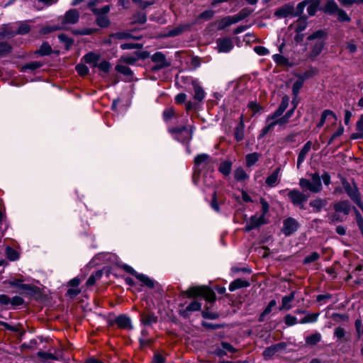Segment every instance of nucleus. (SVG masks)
Returning a JSON list of instances; mask_svg holds the SVG:
<instances>
[{"label": "nucleus", "mask_w": 363, "mask_h": 363, "mask_svg": "<svg viewBox=\"0 0 363 363\" xmlns=\"http://www.w3.org/2000/svg\"><path fill=\"white\" fill-rule=\"evenodd\" d=\"M328 37V33L324 30H318L307 37V40L309 42V57L311 59L316 58L322 52Z\"/></svg>", "instance_id": "1"}, {"label": "nucleus", "mask_w": 363, "mask_h": 363, "mask_svg": "<svg viewBox=\"0 0 363 363\" xmlns=\"http://www.w3.org/2000/svg\"><path fill=\"white\" fill-rule=\"evenodd\" d=\"M191 86V94L195 101H188L186 104V110L196 111L201 108V103L204 99V90L201 83L197 81H193Z\"/></svg>", "instance_id": "2"}, {"label": "nucleus", "mask_w": 363, "mask_h": 363, "mask_svg": "<svg viewBox=\"0 0 363 363\" xmlns=\"http://www.w3.org/2000/svg\"><path fill=\"white\" fill-rule=\"evenodd\" d=\"M311 180L301 178L299 180V186L303 190H308L312 193H318L322 190L320 177L318 172L311 174Z\"/></svg>", "instance_id": "3"}, {"label": "nucleus", "mask_w": 363, "mask_h": 363, "mask_svg": "<svg viewBox=\"0 0 363 363\" xmlns=\"http://www.w3.org/2000/svg\"><path fill=\"white\" fill-rule=\"evenodd\" d=\"M79 19V13L76 9H69L64 16L59 18L61 28H64L67 25L75 24Z\"/></svg>", "instance_id": "4"}, {"label": "nucleus", "mask_w": 363, "mask_h": 363, "mask_svg": "<svg viewBox=\"0 0 363 363\" xmlns=\"http://www.w3.org/2000/svg\"><path fill=\"white\" fill-rule=\"evenodd\" d=\"M151 60L155 64L151 68V70L153 72L168 67L171 65L170 62L167 60L165 55L162 52H157L153 54L151 57Z\"/></svg>", "instance_id": "5"}, {"label": "nucleus", "mask_w": 363, "mask_h": 363, "mask_svg": "<svg viewBox=\"0 0 363 363\" xmlns=\"http://www.w3.org/2000/svg\"><path fill=\"white\" fill-rule=\"evenodd\" d=\"M204 155L201 154L197 155L194 159V169L192 176V179L194 184H197L199 181L202 172L204 169Z\"/></svg>", "instance_id": "6"}, {"label": "nucleus", "mask_w": 363, "mask_h": 363, "mask_svg": "<svg viewBox=\"0 0 363 363\" xmlns=\"http://www.w3.org/2000/svg\"><path fill=\"white\" fill-rule=\"evenodd\" d=\"M288 198L294 205L299 206L307 201L308 196L297 189H292L288 192Z\"/></svg>", "instance_id": "7"}, {"label": "nucleus", "mask_w": 363, "mask_h": 363, "mask_svg": "<svg viewBox=\"0 0 363 363\" xmlns=\"http://www.w3.org/2000/svg\"><path fill=\"white\" fill-rule=\"evenodd\" d=\"M286 347V344L285 342H279L270 347H267L262 355L265 359H271L277 352L279 351L284 350Z\"/></svg>", "instance_id": "8"}, {"label": "nucleus", "mask_w": 363, "mask_h": 363, "mask_svg": "<svg viewBox=\"0 0 363 363\" xmlns=\"http://www.w3.org/2000/svg\"><path fill=\"white\" fill-rule=\"evenodd\" d=\"M170 132L174 134L177 140L185 142L191 138V133L190 130L186 127L175 128L170 129Z\"/></svg>", "instance_id": "9"}, {"label": "nucleus", "mask_w": 363, "mask_h": 363, "mask_svg": "<svg viewBox=\"0 0 363 363\" xmlns=\"http://www.w3.org/2000/svg\"><path fill=\"white\" fill-rule=\"evenodd\" d=\"M298 228V222L293 218H288L284 220L282 232L285 235L289 236L296 231Z\"/></svg>", "instance_id": "10"}, {"label": "nucleus", "mask_w": 363, "mask_h": 363, "mask_svg": "<svg viewBox=\"0 0 363 363\" xmlns=\"http://www.w3.org/2000/svg\"><path fill=\"white\" fill-rule=\"evenodd\" d=\"M266 223H267V220H266L265 218H264V216H252L250 218V220L247 222V223L244 228V230L246 232H249V231H250V230H253Z\"/></svg>", "instance_id": "11"}, {"label": "nucleus", "mask_w": 363, "mask_h": 363, "mask_svg": "<svg viewBox=\"0 0 363 363\" xmlns=\"http://www.w3.org/2000/svg\"><path fill=\"white\" fill-rule=\"evenodd\" d=\"M289 97L286 95L284 96L281 99V104L278 108L272 114L268 116V120L276 119L281 116L283 113L286 111L289 106Z\"/></svg>", "instance_id": "12"}, {"label": "nucleus", "mask_w": 363, "mask_h": 363, "mask_svg": "<svg viewBox=\"0 0 363 363\" xmlns=\"http://www.w3.org/2000/svg\"><path fill=\"white\" fill-rule=\"evenodd\" d=\"M294 11V7L291 4H286L278 8L275 12L274 16L279 18H286L289 16H293Z\"/></svg>", "instance_id": "13"}, {"label": "nucleus", "mask_w": 363, "mask_h": 363, "mask_svg": "<svg viewBox=\"0 0 363 363\" xmlns=\"http://www.w3.org/2000/svg\"><path fill=\"white\" fill-rule=\"evenodd\" d=\"M217 48L220 52H228L233 48V43L230 38H218L216 40Z\"/></svg>", "instance_id": "14"}, {"label": "nucleus", "mask_w": 363, "mask_h": 363, "mask_svg": "<svg viewBox=\"0 0 363 363\" xmlns=\"http://www.w3.org/2000/svg\"><path fill=\"white\" fill-rule=\"evenodd\" d=\"M184 296L188 298H198L204 296V286H192L186 291L182 292Z\"/></svg>", "instance_id": "15"}, {"label": "nucleus", "mask_w": 363, "mask_h": 363, "mask_svg": "<svg viewBox=\"0 0 363 363\" xmlns=\"http://www.w3.org/2000/svg\"><path fill=\"white\" fill-rule=\"evenodd\" d=\"M238 19H237L236 18H233L232 16H226V17L221 18L220 20L216 21L213 23V25L215 26V27L217 30H222L232 24L238 23Z\"/></svg>", "instance_id": "16"}, {"label": "nucleus", "mask_w": 363, "mask_h": 363, "mask_svg": "<svg viewBox=\"0 0 363 363\" xmlns=\"http://www.w3.org/2000/svg\"><path fill=\"white\" fill-rule=\"evenodd\" d=\"M115 323L118 327L121 329L131 330L133 328L130 318L125 315L117 317L115 320Z\"/></svg>", "instance_id": "17"}, {"label": "nucleus", "mask_w": 363, "mask_h": 363, "mask_svg": "<svg viewBox=\"0 0 363 363\" xmlns=\"http://www.w3.org/2000/svg\"><path fill=\"white\" fill-rule=\"evenodd\" d=\"M201 303L198 301H193L190 303L185 309L180 311V314L183 316L187 317L192 312L198 311L201 308Z\"/></svg>", "instance_id": "18"}, {"label": "nucleus", "mask_w": 363, "mask_h": 363, "mask_svg": "<svg viewBox=\"0 0 363 363\" xmlns=\"http://www.w3.org/2000/svg\"><path fill=\"white\" fill-rule=\"evenodd\" d=\"M281 168H277L265 180V183L270 187L275 186L279 182V173Z\"/></svg>", "instance_id": "19"}, {"label": "nucleus", "mask_w": 363, "mask_h": 363, "mask_svg": "<svg viewBox=\"0 0 363 363\" xmlns=\"http://www.w3.org/2000/svg\"><path fill=\"white\" fill-rule=\"evenodd\" d=\"M328 204V200L325 199H315L311 201L309 203L310 206L313 208V211L315 213L320 212Z\"/></svg>", "instance_id": "20"}, {"label": "nucleus", "mask_w": 363, "mask_h": 363, "mask_svg": "<svg viewBox=\"0 0 363 363\" xmlns=\"http://www.w3.org/2000/svg\"><path fill=\"white\" fill-rule=\"evenodd\" d=\"M245 124L242 115L240 118V122L234 130L235 138L237 141H241L244 138Z\"/></svg>", "instance_id": "21"}, {"label": "nucleus", "mask_w": 363, "mask_h": 363, "mask_svg": "<svg viewBox=\"0 0 363 363\" xmlns=\"http://www.w3.org/2000/svg\"><path fill=\"white\" fill-rule=\"evenodd\" d=\"M295 291H292L289 295L284 296L281 299V306L279 307V311L286 310L289 311L292 308L291 302L295 298Z\"/></svg>", "instance_id": "22"}, {"label": "nucleus", "mask_w": 363, "mask_h": 363, "mask_svg": "<svg viewBox=\"0 0 363 363\" xmlns=\"http://www.w3.org/2000/svg\"><path fill=\"white\" fill-rule=\"evenodd\" d=\"M342 184L345 191L353 201L360 196L356 186H352L347 182H343Z\"/></svg>", "instance_id": "23"}, {"label": "nucleus", "mask_w": 363, "mask_h": 363, "mask_svg": "<svg viewBox=\"0 0 363 363\" xmlns=\"http://www.w3.org/2000/svg\"><path fill=\"white\" fill-rule=\"evenodd\" d=\"M334 209L336 212L343 213L345 215H347L350 211V206L348 201H342L334 203Z\"/></svg>", "instance_id": "24"}, {"label": "nucleus", "mask_w": 363, "mask_h": 363, "mask_svg": "<svg viewBox=\"0 0 363 363\" xmlns=\"http://www.w3.org/2000/svg\"><path fill=\"white\" fill-rule=\"evenodd\" d=\"M99 59L100 55L93 52H90L83 57L84 62L94 67H96Z\"/></svg>", "instance_id": "25"}, {"label": "nucleus", "mask_w": 363, "mask_h": 363, "mask_svg": "<svg viewBox=\"0 0 363 363\" xmlns=\"http://www.w3.org/2000/svg\"><path fill=\"white\" fill-rule=\"evenodd\" d=\"M311 148V142L308 141L307 142L302 149L301 150L297 160V167L299 168L300 165L302 164V162L304 161L306 155L310 151Z\"/></svg>", "instance_id": "26"}, {"label": "nucleus", "mask_w": 363, "mask_h": 363, "mask_svg": "<svg viewBox=\"0 0 363 363\" xmlns=\"http://www.w3.org/2000/svg\"><path fill=\"white\" fill-rule=\"evenodd\" d=\"M307 12L310 16L315 14L320 4V0H307Z\"/></svg>", "instance_id": "27"}, {"label": "nucleus", "mask_w": 363, "mask_h": 363, "mask_svg": "<svg viewBox=\"0 0 363 363\" xmlns=\"http://www.w3.org/2000/svg\"><path fill=\"white\" fill-rule=\"evenodd\" d=\"M141 321L144 325H151L157 323V317L153 313H143L141 315Z\"/></svg>", "instance_id": "28"}, {"label": "nucleus", "mask_w": 363, "mask_h": 363, "mask_svg": "<svg viewBox=\"0 0 363 363\" xmlns=\"http://www.w3.org/2000/svg\"><path fill=\"white\" fill-rule=\"evenodd\" d=\"M250 286V283L247 280H243L241 279H237L234 280L229 286V290L230 291H233L236 289L247 287Z\"/></svg>", "instance_id": "29"}, {"label": "nucleus", "mask_w": 363, "mask_h": 363, "mask_svg": "<svg viewBox=\"0 0 363 363\" xmlns=\"http://www.w3.org/2000/svg\"><path fill=\"white\" fill-rule=\"evenodd\" d=\"M140 281H141L144 285L147 286L150 289H152L155 286V282L154 280L151 279L147 276L143 274H138L135 277Z\"/></svg>", "instance_id": "30"}, {"label": "nucleus", "mask_w": 363, "mask_h": 363, "mask_svg": "<svg viewBox=\"0 0 363 363\" xmlns=\"http://www.w3.org/2000/svg\"><path fill=\"white\" fill-rule=\"evenodd\" d=\"M357 132L352 136L353 139L363 138V114L360 116L356 124Z\"/></svg>", "instance_id": "31"}, {"label": "nucleus", "mask_w": 363, "mask_h": 363, "mask_svg": "<svg viewBox=\"0 0 363 363\" xmlns=\"http://www.w3.org/2000/svg\"><path fill=\"white\" fill-rule=\"evenodd\" d=\"M338 9V6L334 0H328L324 7L325 11L330 14L335 13Z\"/></svg>", "instance_id": "32"}, {"label": "nucleus", "mask_w": 363, "mask_h": 363, "mask_svg": "<svg viewBox=\"0 0 363 363\" xmlns=\"http://www.w3.org/2000/svg\"><path fill=\"white\" fill-rule=\"evenodd\" d=\"M275 126V123L272 120L266 119V125L261 130L259 138L264 137L269 131L272 130Z\"/></svg>", "instance_id": "33"}, {"label": "nucleus", "mask_w": 363, "mask_h": 363, "mask_svg": "<svg viewBox=\"0 0 363 363\" xmlns=\"http://www.w3.org/2000/svg\"><path fill=\"white\" fill-rule=\"evenodd\" d=\"M103 273L101 271H96L92 274L86 281V285L87 286H91L95 284L96 281L101 278Z\"/></svg>", "instance_id": "34"}, {"label": "nucleus", "mask_w": 363, "mask_h": 363, "mask_svg": "<svg viewBox=\"0 0 363 363\" xmlns=\"http://www.w3.org/2000/svg\"><path fill=\"white\" fill-rule=\"evenodd\" d=\"M328 117H330L332 118H333L334 120H335V113L330 111V110H325L323 113H322V115H321V118H320V122L318 124V127H321L323 125V124L325 123V120L328 118Z\"/></svg>", "instance_id": "35"}, {"label": "nucleus", "mask_w": 363, "mask_h": 363, "mask_svg": "<svg viewBox=\"0 0 363 363\" xmlns=\"http://www.w3.org/2000/svg\"><path fill=\"white\" fill-rule=\"evenodd\" d=\"M51 52L52 48L50 45L47 42H45L35 52L41 56H44L50 54Z\"/></svg>", "instance_id": "36"}, {"label": "nucleus", "mask_w": 363, "mask_h": 363, "mask_svg": "<svg viewBox=\"0 0 363 363\" xmlns=\"http://www.w3.org/2000/svg\"><path fill=\"white\" fill-rule=\"evenodd\" d=\"M231 168H232L231 162L229 161H225V162L220 163V167H219V170L223 174L228 176L230 174V173L231 172Z\"/></svg>", "instance_id": "37"}, {"label": "nucleus", "mask_w": 363, "mask_h": 363, "mask_svg": "<svg viewBox=\"0 0 363 363\" xmlns=\"http://www.w3.org/2000/svg\"><path fill=\"white\" fill-rule=\"evenodd\" d=\"M259 158V155L257 152H253L251 154H248L246 156V164L248 167H251L255 164Z\"/></svg>", "instance_id": "38"}, {"label": "nucleus", "mask_w": 363, "mask_h": 363, "mask_svg": "<svg viewBox=\"0 0 363 363\" xmlns=\"http://www.w3.org/2000/svg\"><path fill=\"white\" fill-rule=\"evenodd\" d=\"M96 18V24L101 28H106L110 24V21L106 16L104 15H97Z\"/></svg>", "instance_id": "39"}, {"label": "nucleus", "mask_w": 363, "mask_h": 363, "mask_svg": "<svg viewBox=\"0 0 363 363\" xmlns=\"http://www.w3.org/2000/svg\"><path fill=\"white\" fill-rule=\"evenodd\" d=\"M277 305V301L275 300H271L267 305V306L265 308L264 311L262 313V314L259 316V320L263 321L264 317L267 315L269 314L272 311V309L273 307H274Z\"/></svg>", "instance_id": "40"}, {"label": "nucleus", "mask_w": 363, "mask_h": 363, "mask_svg": "<svg viewBox=\"0 0 363 363\" xmlns=\"http://www.w3.org/2000/svg\"><path fill=\"white\" fill-rule=\"evenodd\" d=\"M321 335L320 333H315L306 338V342L310 345H315L320 341Z\"/></svg>", "instance_id": "41"}, {"label": "nucleus", "mask_w": 363, "mask_h": 363, "mask_svg": "<svg viewBox=\"0 0 363 363\" xmlns=\"http://www.w3.org/2000/svg\"><path fill=\"white\" fill-rule=\"evenodd\" d=\"M6 253L8 259L11 261H16L19 258L18 252L10 247L6 248Z\"/></svg>", "instance_id": "42"}, {"label": "nucleus", "mask_w": 363, "mask_h": 363, "mask_svg": "<svg viewBox=\"0 0 363 363\" xmlns=\"http://www.w3.org/2000/svg\"><path fill=\"white\" fill-rule=\"evenodd\" d=\"M307 27V21L305 18H299L296 23L295 30L296 33L303 31Z\"/></svg>", "instance_id": "43"}, {"label": "nucleus", "mask_w": 363, "mask_h": 363, "mask_svg": "<svg viewBox=\"0 0 363 363\" xmlns=\"http://www.w3.org/2000/svg\"><path fill=\"white\" fill-rule=\"evenodd\" d=\"M318 313H310L303 317L301 320V324H306L309 323H315L318 317Z\"/></svg>", "instance_id": "44"}, {"label": "nucleus", "mask_w": 363, "mask_h": 363, "mask_svg": "<svg viewBox=\"0 0 363 363\" xmlns=\"http://www.w3.org/2000/svg\"><path fill=\"white\" fill-rule=\"evenodd\" d=\"M11 51V46L6 42L0 43V57L4 56Z\"/></svg>", "instance_id": "45"}, {"label": "nucleus", "mask_w": 363, "mask_h": 363, "mask_svg": "<svg viewBox=\"0 0 363 363\" xmlns=\"http://www.w3.org/2000/svg\"><path fill=\"white\" fill-rule=\"evenodd\" d=\"M30 30V26L27 23H23L18 28L17 31L13 33L12 35H25L28 33Z\"/></svg>", "instance_id": "46"}, {"label": "nucleus", "mask_w": 363, "mask_h": 363, "mask_svg": "<svg viewBox=\"0 0 363 363\" xmlns=\"http://www.w3.org/2000/svg\"><path fill=\"white\" fill-rule=\"evenodd\" d=\"M116 71H118V72H120L124 75H126V76H132L133 75V72L131 71L130 67H128V66L123 65H118L116 67Z\"/></svg>", "instance_id": "47"}, {"label": "nucleus", "mask_w": 363, "mask_h": 363, "mask_svg": "<svg viewBox=\"0 0 363 363\" xmlns=\"http://www.w3.org/2000/svg\"><path fill=\"white\" fill-rule=\"evenodd\" d=\"M247 175L245 171L240 167L235 169V178L238 181H243L247 178Z\"/></svg>", "instance_id": "48"}, {"label": "nucleus", "mask_w": 363, "mask_h": 363, "mask_svg": "<svg viewBox=\"0 0 363 363\" xmlns=\"http://www.w3.org/2000/svg\"><path fill=\"white\" fill-rule=\"evenodd\" d=\"M328 222L330 223H335L338 222H342L343 220L342 216L339 214L338 212H335L328 215Z\"/></svg>", "instance_id": "49"}, {"label": "nucleus", "mask_w": 363, "mask_h": 363, "mask_svg": "<svg viewBox=\"0 0 363 363\" xmlns=\"http://www.w3.org/2000/svg\"><path fill=\"white\" fill-rule=\"evenodd\" d=\"M307 0L303 1L298 4L296 11L294 10L293 16H301L304 10V8L307 6Z\"/></svg>", "instance_id": "50"}, {"label": "nucleus", "mask_w": 363, "mask_h": 363, "mask_svg": "<svg viewBox=\"0 0 363 363\" xmlns=\"http://www.w3.org/2000/svg\"><path fill=\"white\" fill-rule=\"evenodd\" d=\"M188 28H189V26H186V25L178 26V27L171 30L169 32V36L178 35L181 34L182 32H184V30H186Z\"/></svg>", "instance_id": "51"}, {"label": "nucleus", "mask_w": 363, "mask_h": 363, "mask_svg": "<svg viewBox=\"0 0 363 363\" xmlns=\"http://www.w3.org/2000/svg\"><path fill=\"white\" fill-rule=\"evenodd\" d=\"M216 298L215 292L210 288L206 286V302H213L216 301Z\"/></svg>", "instance_id": "52"}, {"label": "nucleus", "mask_w": 363, "mask_h": 363, "mask_svg": "<svg viewBox=\"0 0 363 363\" xmlns=\"http://www.w3.org/2000/svg\"><path fill=\"white\" fill-rule=\"evenodd\" d=\"M110 36H111V38H117V39H120V40L129 39L132 37L130 33H125V32H118V33L111 34Z\"/></svg>", "instance_id": "53"}, {"label": "nucleus", "mask_w": 363, "mask_h": 363, "mask_svg": "<svg viewBox=\"0 0 363 363\" xmlns=\"http://www.w3.org/2000/svg\"><path fill=\"white\" fill-rule=\"evenodd\" d=\"M101 3H102V0H90L88 2L87 6L94 13H97L99 12V9L96 8V6Z\"/></svg>", "instance_id": "54"}, {"label": "nucleus", "mask_w": 363, "mask_h": 363, "mask_svg": "<svg viewBox=\"0 0 363 363\" xmlns=\"http://www.w3.org/2000/svg\"><path fill=\"white\" fill-rule=\"evenodd\" d=\"M337 14V18L340 21H350V18L346 13V12L340 9H338V11L335 13Z\"/></svg>", "instance_id": "55"}, {"label": "nucleus", "mask_w": 363, "mask_h": 363, "mask_svg": "<svg viewBox=\"0 0 363 363\" xmlns=\"http://www.w3.org/2000/svg\"><path fill=\"white\" fill-rule=\"evenodd\" d=\"M274 123H275V125H278L279 126L284 127L289 122V119L286 118V116L284 115L283 116H280L279 118H277L276 119H272Z\"/></svg>", "instance_id": "56"}, {"label": "nucleus", "mask_w": 363, "mask_h": 363, "mask_svg": "<svg viewBox=\"0 0 363 363\" xmlns=\"http://www.w3.org/2000/svg\"><path fill=\"white\" fill-rule=\"evenodd\" d=\"M320 257V255L318 252H313L311 255L306 256L303 260L305 264L311 263L316 261Z\"/></svg>", "instance_id": "57"}, {"label": "nucleus", "mask_w": 363, "mask_h": 363, "mask_svg": "<svg viewBox=\"0 0 363 363\" xmlns=\"http://www.w3.org/2000/svg\"><path fill=\"white\" fill-rule=\"evenodd\" d=\"M76 70L81 76H85L89 73V68L83 64L77 65L76 66Z\"/></svg>", "instance_id": "58"}, {"label": "nucleus", "mask_w": 363, "mask_h": 363, "mask_svg": "<svg viewBox=\"0 0 363 363\" xmlns=\"http://www.w3.org/2000/svg\"><path fill=\"white\" fill-rule=\"evenodd\" d=\"M285 324L288 326H292L297 323V319L295 316H293L290 314H287L284 317Z\"/></svg>", "instance_id": "59"}, {"label": "nucleus", "mask_w": 363, "mask_h": 363, "mask_svg": "<svg viewBox=\"0 0 363 363\" xmlns=\"http://www.w3.org/2000/svg\"><path fill=\"white\" fill-rule=\"evenodd\" d=\"M260 203L262 206V215L265 218V215L269 212V205L268 202L263 198L260 199Z\"/></svg>", "instance_id": "60"}, {"label": "nucleus", "mask_w": 363, "mask_h": 363, "mask_svg": "<svg viewBox=\"0 0 363 363\" xmlns=\"http://www.w3.org/2000/svg\"><path fill=\"white\" fill-rule=\"evenodd\" d=\"M121 48L122 50L140 49L142 45L138 43H123L121 45Z\"/></svg>", "instance_id": "61"}, {"label": "nucleus", "mask_w": 363, "mask_h": 363, "mask_svg": "<svg viewBox=\"0 0 363 363\" xmlns=\"http://www.w3.org/2000/svg\"><path fill=\"white\" fill-rule=\"evenodd\" d=\"M273 60L279 65H286L288 63V60L281 55L276 54L273 55Z\"/></svg>", "instance_id": "62"}, {"label": "nucleus", "mask_w": 363, "mask_h": 363, "mask_svg": "<svg viewBox=\"0 0 363 363\" xmlns=\"http://www.w3.org/2000/svg\"><path fill=\"white\" fill-rule=\"evenodd\" d=\"M174 116V109L172 108H167L163 112V118L165 121L170 120Z\"/></svg>", "instance_id": "63"}, {"label": "nucleus", "mask_w": 363, "mask_h": 363, "mask_svg": "<svg viewBox=\"0 0 363 363\" xmlns=\"http://www.w3.org/2000/svg\"><path fill=\"white\" fill-rule=\"evenodd\" d=\"M96 67H99L101 71L108 72L111 68V64L108 62L104 60L99 64H97Z\"/></svg>", "instance_id": "64"}]
</instances>
